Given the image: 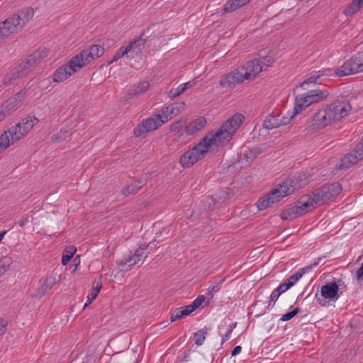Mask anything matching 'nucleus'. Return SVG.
<instances>
[{"mask_svg":"<svg viewBox=\"0 0 363 363\" xmlns=\"http://www.w3.org/2000/svg\"><path fill=\"white\" fill-rule=\"evenodd\" d=\"M179 105L181 106V108H183L185 106V104L184 102H182Z\"/></svg>","mask_w":363,"mask_h":363,"instance_id":"61","label":"nucleus"},{"mask_svg":"<svg viewBox=\"0 0 363 363\" xmlns=\"http://www.w3.org/2000/svg\"><path fill=\"white\" fill-rule=\"evenodd\" d=\"M33 9L31 8L23 9L12 17L0 23V40L9 36L11 33L21 28L33 16Z\"/></svg>","mask_w":363,"mask_h":363,"instance_id":"8","label":"nucleus"},{"mask_svg":"<svg viewBox=\"0 0 363 363\" xmlns=\"http://www.w3.org/2000/svg\"><path fill=\"white\" fill-rule=\"evenodd\" d=\"M321 203L314 192L312 195L305 194L294 203L286 206L280 213V218L284 220H294L311 212Z\"/></svg>","mask_w":363,"mask_h":363,"instance_id":"5","label":"nucleus"},{"mask_svg":"<svg viewBox=\"0 0 363 363\" xmlns=\"http://www.w3.org/2000/svg\"><path fill=\"white\" fill-rule=\"evenodd\" d=\"M184 87H182L181 85H179L176 89H172L168 92V96L171 99H174L175 97L179 96L182 93L184 92V90L183 89Z\"/></svg>","mask_w":363,"mask_h":363,"instance_id":"39","label":"nucleus"},{"mask_svg":"<svg viewBox=\"0 0 363 363\" xmlns=\"http://www.w3.org/2000/svg\"><path fill=\"white\" fill-rule=\"evenodd\" d=\"M241 350L242 347L240 346H236L232 352V356H235L236 354H239Z\"/></svg>","mask_w":363,"mask_h":363,"instance_id":"55","label":"nucleus"},{"mask_svg":"<svg viewBox=\"0 0 363 363\" xmlns=\"http://www.w3.org/2000/svg\"><path fill=\"white\" fill-rule=\"evenodd\" d=\"M186 121L184 120H179L172 123L169 128L171 132L179 133L184 127H185Z\"/></svg>","mask_w":363,"mask_h":363,"instance_id":"35","label":"nucleus"},{"mask_svg":"<svg viewBox=\"0 0 363 363\" xmlns=\"http://www.w3.org/2000/svg\"><path fill=\"white\" fill-rule=\"evenodd\" d=\"M156 246L155 242H149L147 245H141L135 252L127 259L119 262L118 266L123 269L129 270L135 264L143 262L145 259V250H152Z\"/></svg>","mask_w":363,"mask_h":363,"instance_id":"11","label":"nucleus"},{"mask_svg":"<svg viewBox=\"0 0 363 363\" xmlns=\"http://www.w3.org/2000/svg\"><path fill=\"white\" fill-rule=\"evenodd\" d=\"M259 59L260 60V62L261 65H262V67L264 66L269 67L272 65L274 62V59L272 56H263L261 55V53L259 54Z\"/></svg>","mask_w":363,"mask_h":363,"instance_id":"37","label":"nucleus"},{"mask_svg":"<svg viewBox=\"0 0 363 363\" xmlns=\"http://www.w3.org/2000/svg\"><path fill=\"white\" fill-rule=\"evenodd\" d=\"M301 187L298 183H279L257 201V207L259 211L270 208L295 193Z\"/></svg>","mask_w":363,"mask_h":363,"instance_id":"6","label":"nucleus"},{"mask_svg":"<svg viewBox=\"0 0 363 363\" xmlns=\"http://www.w3.org/2000/svg\"><path fill=\"white\" fill-rule=\"evenodd\" d=\"M246 5L244 0H228L223 6L224 13L233 12L236 9Z\"/></svg>","mask_w":363,"mask_h":363,"instance_id":"24","label":"nucleus"},{"mask_svg":"<svg viewBox=\"0 0 363 363\" xmlns=\"http://www.w3.org/2000/svg\"><path fill=\"white\" fill-rule=\"evenodd\" d=\"M300 311L299 308H296L293 311L283 315L281 318V320L287 321L294 318Z\"/></svg>","mask_w":363,"mask_h":363,"instance_id":"41","label":"nucleus"},{"mask_svg":"<svg viewBox=\"0 0 363 363\" xmlns=\"http://www.w3.org/2000/svg\"><path fill=\"white\" fill-rule=\"evenodd\" d=\"M164 123L158 113L154 114L150 118L144 119L134 129L133 133L136 137H140L143 134L157 130Z\"/></svg>","mask_w":363,"mask_h":363,"instance_id":"12","label":"nucleus"},{"mask_svg":"<svg viewBox=\"0 0 363 363\" xmlns=\"http://www.w3.org/2000/svg\"><path fill=\"white\" fill-rule=\"evenodd\" d=\"M242 119L240 113L228 118L218 131L205 136L196 145L185 152L179 158L181 165L184 168L190 167L204 157L213 144L229 141L242 123Z\"/></svg>","mask_w":363,"mask_h":363,"instance_id":"1","label":"nucleus"},{"mask_svg":"<svg viewBox=\"0 0 363 363\" xmlns=\"http://www.w3.org/2000/svg\"><path fill=\"white\" fill-rule=\"evenodd\" d=\"M333 70L331 69H325L323 70L318 71L315 73H317L318 75H320V78L321 77H324V76H327V77L331 76V75H333Z\"/></svg>","mask_w":363,"mask_h":363,"instance_id":"50","label":"nucleus"},{"mask_svg":"<svg viewBox=\"0 0 363 363\" xmlns=\"http://www.w3.org/2000/svg\"><path fill=\"white\" fill-rule=\"evenodd\" d=\"M27 221H28V220H27V219H24V220H23L20 221V222L18 223V224H19V225H20L21 227H23V226L26 224Z\"/></svg>","mask_w":363,"mask_h":363,"instance_id":"59","label":"nucleus"},{"mask_svg":"<svg viewBox=\"0 0 363 363\" xmlns=\"http://www.w3.org/2000/svg\"><path fill=\"white\" fill-rule=\"evenodd\" d=\"M280 295V293L277 292V290L274 291L270 296L271 300L275 301Z\"/></svg>","mask_w":363,"mask_h":363,"instance_id":"54","label":"nucleus"},{"mask_svg":"<svg viewBox=\"0 0 363 363\" xmlns=\"http://www.w3.org/2000/svg\"><path fill=\"white\" fill-rule=\"evenodd\" d=\"M235 327H236V323H231V324L228 325V330H227L226 333L225 334V335L223 337V342L227 340L229 338L230 335L231 334L233 330Z\"/></svg>","mask_w":363,"mask_h":363,"instance_id":"47","label":"nucleus"},{"mask_svg":"<svg viewBox=\"0 0 363 363\" xmlns=\"http://www.w3.org/2000/svg\"><path fill=\"white\" fill-rule=\"evenodd\" d=\"M149 86V82L147 81H143L138 84L133 85V87L128 91L127 96L124 97V99L125 101L129 100L143 94L148 89Z\"/></svg>","mask_w":363,"mask_h":363,"instance_id":"20","label":"nucleus"},{"mask_svg":"<svg viewBox=\"0 0 363 363\" xmlns=\"http://www.w3.org/2000/svg\"><path fill=\"white\" fill-rule=\"evenodd\" d=\"M185 132L187 135H193L197 132L196 127L194 125L193 121L188 125H185Z\"/></svg>","mask_w":363,"mask_h":363,"instance_id":"45","label":"nucleus"},{"mask_svg":"<svg viewBox=\"0 0 363 363\" xmlns=\"http://www.w3.org/2000/svg\"><path fill=\"white\" fill-rule=\"evenodd\" d=\"M182 308V314H184V316L190 314L191 313H192L194 311L196 310L194 308V307L192 306V304H190L189 306H185L184 308Z\"/></svg>","mask_w":363,"mask_h":363,"instance_id":"49","label":"nucleus"},{"mask_svg":"<svg viewBox=\"0 0 363 363\" xmlns=\"http://www.w3.org/2000/svg\"><path fill=\"white\" fill-rule=\"evenodd\" d=\"M244 1L246 3V4L250 1V0H244Z\"/></svg>","mask_w":363,"mask_h":363,"instance_id":"62","label":"nucleus"},{"mask_svg":"<svg viewBox=\"0 0 363 363\" xmlns=\"http://www.w3.org/2000/svg\"><path fill=\"white\" fill-rule=\"evenodd\" d=\"M6 116L4 111L0 108V122L5 118Z\"/></svg>","mask_w":363,"mask_h":363,"instance_id":"57","label":"nucleus"},{"mask_svg":"<svg viewBox=\"0 0 363 363\" xmlns=\"http://www.w3.org/2000/svg\"><path fill=\"white\" fill-rule=\"evenodd\" d=\"M359 160H360L357 157V155L352 152L347 154L343 158H342L339 168L340 169L350 168L353 164H357Z\"/></svg>","mask_w":363,"mask_h":363,"instance_id":"22","label":"nucleus"},{"mask_svg":"<svg viewBox=\"0 0 363 363\" xmlns=\"http://www.w3.org/2000/svg\"><path fill=\"white\" fill-rule=\"evenodd\" d=\"M102 286L101 275L99 277L98 280H95L93 284V291L87 296V301L84 305V308L89 306L98 296Z\"/></svg>","mask_w":363,"mask_h":363,"instance_id":"25","label":"nucleus"},{"mask_svg":"<svg viewBox=\"0 0 363 363\" xmlns=\"http://www.w3.org/2000/svg\"><path fill=\"white\" fill-rule=\"evenodd\" d=\"M194 125L196 127V130L199 131L206 125V120L203 117H200L194 121H193Z\"/></svg>","mask_w":363,"mask_h":363,"instance_id":"42","label":"nucleus"},{"mask_svg":"<svg viewBox=\"0 0 363 363\" xmlns=\"http://www.w3.org/2000/svg\"><path fill=\"white\" fill-rule=\"evenodd\" d=\"M38 122L39 120L35 116L28 115L4 132L0 135V152L23 138Z\"/></svg>","mask_w":363,"mask_h":363,"instance_id":"4","label":"nucleus"},{"mask_svg":"<svg viewBox=\"0 0 363 363\" xmlns=\"http://www.w3.org/2000/svg\"><path fill=\"white\" fill-rule=\"evenodd\" d=\"M295 115L296 114L294 113L290 118L286 116L280 118V113L279 111H273L267 116L263 122L262 126L264 128L272 130L279 128L281 125H285L290 122Z\"/></svg>","mask_w":363,"mask_h":363,"instance_id":"16","label":"nucleus"},{"mask_svg":"<svg viewBox=\"0 0 363 363\" xmlns=\"http://www.w3.org/2000/svg\"><path fill=\"white\" fill-rule=\"evenodd\" d=\"M67 133H68L67 131L60 130L58 133H57L52 137V141L58 143L62 140H64L67 138Z\"/></svg>","mask_w":363,"mask_h":363,"instance_id":"38","label":"nucleus"},{"mask_svg":"<svg viewBox=\"0 0 363 363\" xmlns=\"http://www.w3.org/2000/svg\"><path fill=\"white\" fill-rule=\"evenodd\" d=\"M353 152L357 155V157L359 160L363 159V138L362 139V141L358 144L354 150H353Z\"/></svg>","mask_w":363,"mask_h":363,"instance_id":"43","label":"nucleus"},{"mask_svg":"<svg viewBox=\"0 0 363 363\" xmlns=\"http://www.w3.org/2000/svg\"><path fill=\"white\" fill-rule=\"evenodd\" d=\"M363 4L359 0H352V3L344 10L345 16H349L357 13Z\"/></svg>","mask_w":363,"mask_h":363,"instance_id":"26","label":"nucleus"},{"mask_svg":"<svg viewBox=\"0 0 363 363\" xmlns=\"http://www.w3.org/2000/svg\"><path fill=\"white\" fill-rule=\"evenodd\" d=\"M104 53V49L99 45H94L89 49L82 50L74 56L77 62L82 65V68L86 66L91 61L99 58Z\"/></svg>","mask_w":363,"mask_h":363,"instance_id":"14","label":"nucleus"},{"mask_svg":"<svg viewBox=\"0 0 363 363\" xmlns=\"http://www.w3.org/2000/svg\"><path fill=\"white\" fill-rule=\"evenodd\" d=\"M207 333L208 331L206 329H202L195 333L194 337L196 345H201L205 340L206 335H207Z\"/></svg>","mask_w":363,"mask_h":363,"instance_id":"32","label":"nucleus"},{"mask_svg":"<svg viewBox=\"0 0 363 363\" xmlns=\"http://www.w3.org/2000/svg\"><path fill=\"white\" fill-rule=\"evenodd\" d=\"M76 252V248L74 247H69V248H67L65 251V253L62 258V264L63 265H66L71 258L73 257L74 254Z\"/></svg>","mask_w":363,"mask_h":363,"instance_id":"30","label":"nucleus"},{"mask_svg":"<svg viewBox=\"0 0 363 363\" xmlns=\"http://www.w3.org/2000/svg\"><path fill=\"white\" fill-rule=\"evenodd\" d=\"M320 79V75H318L317 73L315 74L308 77L302 83L300 84V87L305 89L306 85H308L310 84H315Z\"/></svg>","mask_w":363,"mask_h":363,"instance_id":"36","label":"nucleus"},{"mask_svg":"<svg viewBox=\"0 0 363 363\" xmlns=\"http://www.w3.org/2000/svg\"><path fill=\"white\" fill-rule=\"evenodd\" d=\"M356 96H338L333 101L319 110L313 116L314 125L318 128L330 125L349 115L355 106Z\"/></svg>","mask_w":363,"mask_h":363,"instance_id":"2","label":"nucleus"},{"mask_svg":"<svg viewBox=\"0 0 363 363\" xmlns=\"http://www.w3.org/2000/svg\"><path fill=\"white\" fill-rule=\"evenodd\" d=\"M205 301V297L203 296H200L197 297L194 302L191 303L195 309L199 308Z\"/></svg>","mask_w":363,"mask_h":363,"instance_id":"48","label":"nucleus"},{"mask_svg":"<svg viewBox=\"0 0 363 363\" xmlns=\"http://www.w3.org/2000/svg\"><path fill=\"white\" fill-rule=\"evenodd\" d=\"M34 85L33 80L30 81L24 87L23 89L21 90L19 92H18L16 94L15 99L21 100L24 98V96L26 94V93L30 89V88Z\"/></svg>","mask_w":363,"mask_h":363,"instance_id":"34","label":"nucleus"},{"mask_svg":"<svg viewBox=\"0 0 363 363\" xmlns=\"http://www.w3.org/2000/svg\"><path fill=\"white\" fill-rule=\"evenodd\" d=\"M179 113V106H176L175 104H172V106L162 107L159 111V115H160L161 118L164 121V123L168 121V116L171 115H177Z\"/></svg>","mask_w":363,"mask_h":363,"instance_id":"23","label":"nucleus"},{"mask_svg":"<svg viewBox=\"0 0 363 363\" xmlns=\"http://www.w3.org/2000/svg\"><path fill=\"white\" fill-rule=\"evenodd\" d=\"M180 85H181L182 87H184L183 89L184 90V91L191 86V84L190 82H188L186 83H184L183 84H180Z\"/></svg>","mask_w":363,"mask_h":363,"instance_id":"56","label":"nucleus"},{"mask_svg":"<svg viewBox=\"0 0 363 363\" xmlns=\"http://www.w3.org/2000/svg\"><path fill=\"white\" fill-rule=\"evenodd\" d=\"M310 175L306 174L305 172L299 173L297 177L294 178L290 182H303L305 180H309Z\"/></svg>","mask_w":363,"mask_h":363,"instance_id":"46","label":"nucleus"},{"mask_svg":"<svg viewBox=\"0 0 363 363\" xmlns=\"http://www.w3.org/2000/svg\"><path fill=\"white\" fill-rule=\"evenodd\" d=\"M140 186H138L135 183H127L126 185L123 188V194L127 196L131 194H133L138 191Z\"/></svg>","mask_w":363,"mask_h":363,"instance_id":"31","label":"nucleus"},{"mask_svg":"<svg viewBox=\"0 0 363 363\" xmlns=\"http://www.w3.org/2000/svg\"><path fill=\"white\" fill-rule=\"evenodd\" d=\"M16 101L17 99L10 98L4 101L0 106L2 111H4L6 115L9 114L11 111H14L16 108Z\"/></svg>","mask_w":363,"mask_h":363,"instance_id":"27","label":"nucleus"},{"mask_svg":"<svg viewBox=\"0 0 363 363\" xmlns=\"http://www.w3.org/2000/svg\"><path fill=\"white\" fill-rule=\"evenodd\" d=\"M183 316H184V315L182 314V308H178L172 313L170 317V321L174 322Z\"/></svg>","mask_w":363,"mask_h":363,"instance_id":"44","label":"nucleus"},{"mask_svg":"<svg viewBox=\"0 0 363 363\" xmlns=\"http://www.w3.org/2000/svg\"><path fill=\"white\" fill-rule=\"evenodd\" d=\"M145 48V40L141 37L138 38L125 48L127 51L126 57L134 59L142 55V50Z\"/></svg>","mask_w":363,"mask_h":363,"instance_id":"19","label":"nucleus"},{"mask_svg":"<svg viewBox=\"0 0 363 363\" xmlns=\"http://www.w3.org/2000/svg\"><path fill=\"white\" fill-rule=\"evenodd\" d=\"M6 269H7L6 267L1 266L0 264V276L2 275L6 271Z\"/></svg>","mask_w":363,"mask_h":363,"instance_id":"58","label":"nucleus"},{"mask_svg":"<svg viewBox=\"0 0 363 363\" xmlns=\"http://www.w3.org/2000/svg\"><path fill=\"white\" fill-rule=\"evenodd\" d=\"M363 72V52H359L334 72L337 76L344 77Z\"/></svg>","mask_w":363,"mask_h":363,"instance_id":"10","label":"nucleus"},{"mask_svg":"<svg viewBox=\"0 0 363 363\" xmlns=\"http://www.w3.org/2000/svg\"><path fill=\"white\" fill-rule=\"evenodd\" d=\"M359 1H360L362 4H363V0H359Z\"/></svg>","mask_w":363,"mask_h":363,"instance_id":"63","label":"nucleus"},{"mask_svg":"<svg viewBox=\"0 0 363 363\" xmlns=\"http://www.w3.org/2000/svg\"><path fill=\"white\" fill-rule=\"evenodd\" d=\"M338 290V285L332 282L321 287V294L325 298H333L337 296Z\"/></svg>","mask_w":363,"mask_h":363,"instance_id":"21","label":"nucleus"},{"mask_svg":"<svg viewBox=\"0 0 363 363\" xmlns=\"http://www.w3.org/2000/svg\"><path fill=\"white\" fill-rule=\"evenodd\" d=\"M239 67L243 69L241 72L245 79L247 80L255 79L263 70L259 59L249 60Z\"/></svg>","mask_w":363,"mask_h":363,"instance_id":"17","label":"nucleus"},{"mask_svg":"<svg viewBox=\"0 0 363 363\" xmlns=\"http://www.w3.org/2000/svg\"><path fill=\"white\" fill-rule=\"evenodd\" d=\"M262 152L260 147H255L252 150H248L247 152L244 154V156L247 162H252L254 159L256 158L257 155L261 154Z\"/></svg>","mask_w":363,"mask_h":363,"instance_id":"29","label":"nucleus"},{"mask_svg":"<svg viewBox=\"0 0 363 363\" xmlns=\"http://www.w3.org/2000/svg\"><path fill=\"white\" fill-rule=\"evenodd\" d=\"M356 96H338L333 101L319 110L313 116L314 125L318 128L330 125L349 115L355 106Z\"/></svg>","mask_w":363,"mask_h":363,"instance_id":"3","label":"nucleus"},{"mask_svg":"<svg viewBox=\"0 0 363 363\" xmlns=\"http://www.w3.org/2000/svg\"><path fill=\"white\" fill-rule=\"evenodd\" d=\"M329 96L330 93L327 89H315L296 96L294 100V114H298L304 108L313 104L324 101Z\"/></svg>","mask_w":363,"mask_h":363,"instance_id":"9","label":"nucleus"},{"mask_svg":"<svg viewBox=\"0 0 363 363\" xmlns=\"http://www.w3.org/2000/svg\"><path fill=\"white\" fill-rule=\"evenodd\" d=\"M6 325L7 321L4 318H0V335H4V330Z\"/></svg>","mask_w":363,"mask_h":363,"instance_id":"53","label":"nucleus"},{"mask_svg":"<svg viewBox=\"0 0 363 363\" xmlns=\"http://www.w3.org/2000/svg\"><path fill=\"white\" fill-rule=\"evenodd\" d=\"M48 55V50H38L28 56L26 61L14 67L4 79V84L10 85L18 79L27 74L36 65Z\"/></svg>","mask_w":363,"mask_h":363,"instance_id":"7","label":"nucleus"},{"mask_svg":"<svg viewBox=\"0 0 363 363\" xmlns=\"http://www.w3.org/2000/svg\"><path fill=\"white\" fill-rule=\"evenodd\" d=\"M242 69V68L238 67L231 72L221 76L219 81L220 85L222 87H231L237 84L243 82L245 79L241 72Z\"/></svg>","mask_w":363,"mask_h":363,"instance_id":"18","label":"nucleus"},{"mask_svg":"<svg viewBox=\"0 0 363 363\" xmlns=\"http://www.w3.org/2000/svg\"><path fill=\"white\" fill-rule=\"evenodd\" d=\"M127 51L125 50V48L122 47L121 48L113 55V58L111 59V62H114L118 61L121 57L125 56L126 57Z\"/></svg>","mask_w":363,"mask_h":363,"instance_id":"40","label":"nucleus"},{"mask_svg":"<svg viewBox=\"0 0 363 363\" xmlns=\"http://www.w3.org/2000/svg\"><path fill=\"white\" fill-rule=\"evenodd\" d=\"M6 234V231H3V232H1L0 233V242L2 240V239L4 238V235Z\"/></svg>","mask_w":363,"mask_h":363,"instance_id":"60","label":"nucleus"},{"mask_svg":"<svg viewBox=\"0 0 363 363\" xmlns=\"http://www.w3.org/2000/svg\"><path fill=\"white\" fill-rule=\"evenodd\" d=\"M55 284V279L53 278H48L46 279L42 286H41V291H42V294H45V292H47L48 291L50 290L52 286H54Z\"/></svg>","mask_w":363,"mask_h":363,"instance_id":"33","label":"nucleus"},{"mask_svg":"<svg viewBox=\"0 0 363 363\" xmlns=\"http://www.w3.org/2000/svg\"><path fill=\"white\" fill-rule=\"evenodd\" d=\"M342 190L340 183H327L315 191L321 204L337 196Z\"/></svg>","mask_w":363,"mask_h":363,"instance_id":"15","label":"nucleus"},{"mask_svg":"<svg viewBox=\"0 0 363 363\" xmlns=\"http://www.w3.org/2000/svg\"><path fill=\"white\" fill-rule=\"evenodd\" d=\"M311 268H302L298 270L296 273L289 277V279L286 280L287 285H289L290 287L293 286L296 281L303 276V274L306 273V271L309 270Z\"/></svg>","mask_w":363,"mask_h":363,"instance_id":"28","label":"nucleus"},{"mask_svg":"<svg viewBox=\"0 0 363 363\" xmlns=\"http://www.w3.org/2000/svg\"><path fill=\"white\" fill-rule=\"evenodd\" d=\"M289 288H290L289 285H287V283L285 281V282L284 284H281L276 290L277 292H279V293H280V294H281L282 293L286 291Z\"/></svg>","mask_w":363,"mask_h":363,"instance_id":"52","label":"nucleus"},{"mask_svg":"<svg viewBox=\"0 0 363 363\" xmlns=\"http://www.w3.org/2000/svg\"><path fill=\"white\" fill-rule=\"evenodd\" d=\"M81 69L82 65L76 61L74 57L68 63L63 65L55 71L52 80L55 82H62Z\"/></svg>","mask_w":363,"mask_h":363,"instance_id":"13","label":"nucleus"},{"mask_svg":"<svg viewBox=\"0 0 363 363\" xmlns=\"http://www.w3.org/2000/svg\"><path fill=\"white\" fill-rule=\"evenodd\" d=\"M357 280L359 283L363 284V263L357 272Z\"/></svg>","mask_w":363,"mask_h":363,"instance_id":"51","label":"nucleus"}]
</instances>
